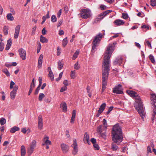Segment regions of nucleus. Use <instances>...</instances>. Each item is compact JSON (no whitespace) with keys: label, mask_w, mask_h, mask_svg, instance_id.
Wrapping results in <instances>:
<instances>
[{"label":"nucleus","mask_w":156,"mask_h":156,"mask_svg":"<svg viewBox=\"0 0 156 156\" xmlns=\"http://www.w3.org/2000/svg\"><path fill=\"white\" fill-rule=\"evenodd\" d=\"M112 139L114 142L112 144L111 149L116 151L118 148L116 144H119L122 141L123 136L122 129L118 124L114 125L112 128Z\"/></svg>","instance_id":"obj_1"},{"label":"nucleus","mask_w":156,"mask_h":156,"mask_svg":"<svg viewBox=\"0 0 156 156\" xmlns=\"http://www.w3.org/2000/svg\"><path fill=\"white\" fill-rule=\"evenodd\" d=\"M134 98L136 100V103L134 107L143 119L144 117L143 116L145 115V113L141 99L137 94L136 96H135Z\"/></svg>","instance_id":"obj_2"},{"label":"nucleus","mask_w":156,"mask_h":156,"mask_svg":"<svg viewBox=\"0 0 156 156\" xmlns=\"http://www.w3.org/2000/svg\"><path fill=\"white\" fill-rule=\"evenodd\" d=\"M151 104L153 112L152 113V117L151 119L152 122L153 123L156 115V94H151Z\"/></svg>","instance_id":"obj_3"},{"label":"nucleus","mask_w":156,"mask_h":156,"mask_svg":"<svg viewBox=\"0 0 156 156\" xmlns=\"http://www.w3.org/2000/svg\"><path fill=\"white\" fill-rule=\"evenodd\" d=\"M116 44V42L112 44H109L107 48V49L104 55V58H110L113 51L115 49V45Z\"/></svg>","instance_id":"obj_4"},{"label":"nucleus","mask_w":156,"mask_h":156,"mask_svg":"<svg viewBox=\"0 0 156 156\" xmlns=\"http://www.w3.org/2000/svg\"><path fill=\"white\" fill-rule=\"evenodd\" d=\"M103 36V34L101 33H99L95 37L94 39L92 42V48L91 52L94 53L96 50V47L98 46V44L100 43Z\"/></svg>","instance_id":"obj_5"},{"label":"nucleus","mask_w":156,"mask_h":156,"mask_svg":"<svg viewBox=\"0 0 156 156\" xmlns=\"http://www.w3.org/2000/svg\"><path fill=\"white\" fill-rule=\"evenodd\" d=\"M36 145L37 142L35 140H33L30 144L29 146L27 148V152L29 155H31L33 153L36 147Z\"/></svg>","instance_id":"obj_6"},{"label":"nucleus","mask_w":156,"mask_h":156,"mask_svg":"<svg viewBox=\"0 0 156 156\" xmlns=\"http://www.w3.org/2000/svg\"><path fill=\"white\" fill-rule=\"evenodd\" d=\"M102 67V70L109 71V59H104Z\"/></svg>","instance_id":"obj_7"},{"label":"nucleus","mask_w":156,"mask_h":156,"mask_svg":"<svg viewBox=\"0 0 156 156\" xmlns=\"http://www.w3.org/2000/svg\"><path fill=\"white\" fill-rule=\"evenodd\" d=\"M81 18L83 19H87L90 16V10L86 9L81 10L80 14Z\"/></svg>","instance_id":"obj_8"},{"label":"nucleus","mask_w":156,"mask_h":156,"mask_svg":"<svg viewBox=\"0 0 156 156\" xmlns=\"http://www.w3.org/2000/svg\"><path fill=\"white\" fill-rule=\"evenodd\" d=\"M109 71L102 70V83H107V81L108 79V76L109 73Z\"/></svg>","instance_id":"obj_9"},{"label":"nucleus","mask_w":156,"mask_h":156,"mask_svg":"<svg viewBox=\"0 0 156 156\" xmlns=\"http://www.w3.org/2000/svg\"><path fill=\"white\" fill-rule=\"evenodd\" d=\"M113 92L117 94H122L123 93L122 89V85L119 84L117 86H115L113 90Z\"/></svg>","instance_id":"obj_10"},{"label":"nucleus","mask_w":156,"mask_h":156,"mask_svg":"<svg viewBox=\"0 0 156 156\" xmlns=\"http://www.w3.org/2000/svg\"><path fill=\"white\" fill-rule=\"evenodd\" d=\"M72 147L73 148L72 151V153L74 155H75L77 153L78 151V145L76 139L73 140V142L72 145Z\"/></svg>","instance_id":"obj_11"},{"label":"nucleus","mask_w":156,"mask_h":156,"mask_svg":"<svg viewBox=\"0 0 156 156\" xmlns=\"http://www.w3.org/2000/svg\"><path fill=\"white\" fill-rule=\"evenodd\" d=\"M60 147L63 153H66L69 151V147L66 144L64 143H62L61 144Z\"/></svg>","instance_id":"obj_12"},{"label":"nucleus","mask_w":156,"mask_h":156,"mask_svg":"<svg viewBox=\"0 0 156 156\" xmlns=\"http://www.w3.org/2000/svg\"><path fill=\"white\" fill-rule=\"evenodd\" d=\"M20 27V25H18L15 27V33L14 35V37L15 39L17 38L19 36Z\"/></svg>","instance_id":"obj_13"},{"label":"nucleus","mask_w":156,"mask_h":156,"mask_svg":"<svg viewBox=\"0 0 156 156\" xmlns=\"http://www.w3.org/2000/svg\"><path fill=\"white\" fill-rule=\"evenodd\" d=\"M19 52L21 58H26V52L25 50L22 48L19 49Z\"/></svg>","instance_id":"obj_14"},{"label":"nucleus","mask_w":156,"mask_h":156,"mask_svg":"<svg viewBox=\"0 0 156 156\" xmlns=\"http://www.w3.org/2000/svg\"><path fill=\"white\" fill-rule=\"evenodd\" d=\"M107 129V126H103L102 125H101L97 127V131L99 133H102L103 131L104 130L105 131Z\"/></svg>","instance_id":"obj_15"},{"label":"nucleus","mask_w":156,"mask_h":156,"mask_svg":"<svg viewBox=\"0 0 156 156\" xmlns=\"http://www.w3.org/2000/svg\"><path fill=\"white\" fill-rule=\"evenodd\" d=\"M38 128L40 130H41L43 127L42 119V116L40 115L38 117Z\"/></svg>","instance_id":"obj_16"},{"label":"nucleus","mask_w":156,"mask_h":156,"mask_svg":"<svg viewBox=\"0 0 156 156\" xmlns=\"http://www.w3.org/2000/svg\"><path fill=\"white\" fill-rule=\"evenodd\" d=\"M114 23L117 26H120L123 25L125 22L122 20L117 19L114 21Z\"/></svg>","instance_id":"obj_17"},{"label":"nucleus","mask_w":156,"mask_h":156,"mask_svg":"<svg viewBox=\"0 0 156 156\" xmlns=\"http://www.w3.org/2000/svg\"><path fill=\"white\" fill-rule=\"evenodd\" d=\"M126 92L130 97L133 98L137 95V93L133 90H128L126 91Z\"/></svg>","instance_id":"obj_18"},{"label":"nucleus","mask_w":156,"mask_h":156,"mask_svg":"<svg viewBox=\"0 0 156 156\" xmlns=\"http://www.w3.org/2000/svg\"><path fill=\"white\" fill-rule=\"evenodd\" d=\"M60 107L62 108L63 111L65 112L67 111V105L65 102H62L60 104Z\"/></svg>","instance_id":"obj_19"},{"label":"nucleus","mask_w":156,"mask_h":156,"mask_svg":"<svg viewBox=\"0 0 156 156\" xmlns=\"http://www.w3.org/2000/svg\"><path fill=\"white\" fill-rule=\"evenodd\" d=\"M83 140L85 141H86L87 143L90 144V142L89 140V134L86 132L85 133L83 138Z\"/></svg>","instance_id":"obj_20"},{"label":"nucleus","mask_w":156,"mask_h":156,"mask_svg":"<svg viewBox=\"0 0 156 156\" xmlns=\"http://www.w3.org/2000/svg\"><path fill=\"white\" fill-rule=\"evenodd\" d=\"M64 62L62 60H59L58 62V66L59 69H62L64 64Z\"/></svg>","instance_id":"obj_21"},{"label":"nucleus","mask_w":156,"mask_h":156,"mask_svg":"<svg viewBox=\"0 0 156 156\" xmlns=\"http://www.w3.org/2000/svg\"><path fill=\"white\" fill-rule=\"evenodd\" d=\"M12 41L11 39H9L7 41V44L6 45L5 50H8L10 48L12 44Z\"/></svg>","instance_id":"obj_22"},{"label":"nucleus","mask_w":156,"mask_h":156,"mask_svg":"<svg viewBox=\"0 0 156 156\" xmlns=\"http://www.w3.org/2000/svg\"><path fill=\"white\" fill-rule=\"evenodd\" d=\"M26 154V150L25 146L22 145L21 147V156H25Z\"/></svg>","instance_id":"obj_23"},{"label":"nucleus","mask_w":156,"mask_h":156,"mask_svg":"<svg viewBox=\"0 0 156 156\" xmlns=\"http://www.w3.org/2000/svg\"><path fill=\"white\" fill-rule=\"evenodd\" d=\"M106 106V104L105 103H103L100 106V108H99L98 111H99V112H102L104 110L105 108V107Z\"/></svg>","instance_id":"obj_24"},{"label":"nucleus","mask_w":156,"mask_h":156,"mask_svg":"<svg viewBox=\"0 0 156 156\" xmlns=\"http://www.w3.org/2000/svg\"><path fill=\"white\" fill-rule=\"evenodd\" d=\"M112 12V10H108L106 11H105L101 13L100 14L101 16H102L103 18L107 15L108 14V13Z\"/></svg>","instance_id":"obj_25"},{"label":"nucleus","mask_w":156,"mask_h":156,"mask_svg":"<svg viewBox=\"0 0 156 156\" xmlns=\"http://www.w3.org/2000/svg\"><path fill=\"white\" fill-rule=\"evenodd\" d=\"M20 130V128L18 127L15 126L12 128L10 130V132L11 133H15L16 131H18Z\"/></svg>","instance_id":"obj_26"},{"label":"nucleus","mask_w":156,"mask_h":156,"mask_svg":"<svg viewBox=\"0 0 156 156\" xmlns=\"http://www.w3.org/2000/svg\"><path fill=\"white\" fill-rule=\"evenodd\" d=\"M103 18V17L101 16V15L100 14L97 18L94 19V22L95 23H97L98 22H99Z\"/></svg>","instance_id":"obj_27"},{"label":"nucleus","mask_w":156,"mask_h":156,"mask_svg":"<svg viewBox=\"0 0 156 156\" xmlns=\"http://www.w3.org/2000/svg\"><path fill=\"white\" fill-rule=\"evenodd\" d=\"M49 137L48 136L45 137L44 139V141L46 145H50L51 144V142L48 140Z\"/></svg>","instance_id":"obj_28"},{"label":"nucleus","mask_w":156,"mask_h":156,"mask_svg":"<svg viewBox=\"0 0 156 156\" xmlns=\"http://www.w3.org/2000/svg\"><path fill=\"white\" fill-rule=\"evenodd\" d=\"M6 18L8 20L12 21L14 20V17L12 16V14L11 13L7 14Z\"/></svg>","instance_id":"obj_29"},{"label":"nucleus","mask_w":156,"mask_h":156,"mask_svg":"<svg viewBox=\"0 0 156 156\" xmlns=\"http://www.w3.org/2000/svg\"><path fill=\"white\" fill-rule=\"evenodd\" d=\"M40 41L43 43H47L48 42V39L42 35H41L40 37Z\"/></svg>","instance_id":"obj_30"},{"label":"nucleus","mask_w":156,"mask_h":156,"mask_svg":"<svg viewBox=\"0 0 156 156\" xmlns=\"http://www.w3.org/2000/svg\"><path fill=\"white\" fill-rule=\"evenodd\" d=\"M141 28L143 29V30L144 31H146L147 30L151 29V27H149L148 26L146 25H144L141 26Z\"/></svg>","instance_id":"obj_31"},{"label":"nucleus","mask_w":156,"mask_h":156,"mask_svg":"<svg viewBox=\"0 0 156 156\" xmlns=\"http://www.w3.org/2000/svg\"><path fill=\"white\" fill-rule=\"evenodd\" d=\"M9 29L8 27L7 26H5L3 28V32L5 35H7L8 34V30Z\"/></svg>","instance_id":"obj_32"},{"label":"nucleus","mask_w":156,"mask_h":156,"mask_svg":"<svg viewBox=\"0 0 156 156\" xmlns=\"http://www.w3.org/2000/svg\"><path fill=\"white\" fill-rule=\"evenodd\" d=\"M42 63V59H38L37 67L39 69L41 68Z\"/></svg>","instance_id":"obj_33"},{"label":"nucleus","mask_w":156,"mask_h":156,"mask_svg":"<svg viewBox=\"0 0 156 156\" xmlns=\"http://www.w3.org/2000/svg\"><path fill=\"white\" fill-rule=\"evenodd\" d=\"M68 43V41L67 40V38L66 37L62 41V46L63 47H65L67 45Z\"/></svg>","instance_id":"obj_34"},{"label":"nucleus","mask_w":156,"mask_h":156,"mask_svg":"<svg viewBox=\"0 0 156 156\" xmlns=\"http://www.w3.org/2000/svg\"><path fill=\"white\" fill-rule=\"evenodd\" d=\"M45 97L44 94L42 93H41L40 94L39 96V100L41 101L42 100L43 98Z\"/></svg>","instance_id":"obj_35"},{"label":"nucleus","mask_w":156,"mask_h":156,"mask_svg":"<svg viewBox=\"0 0 156 156\" xmlns=\"http://www.w3.org/2000/svg\"><path fill=\"white\" fill-rule=\"evenodd\" d=\"M75 70L72 71L70 73V77L72 79H74L76 77L75 74Z\"/></svg>","instance_id":"obj_36"},{"label":"nucleus","mask_w":156,"mask_h":156,"mask_svg":"<svg viewBox=\"0 0 156 156\" xmlns=\"http://www.w3.org/2000/svg\"><path fill=\"white\" fill-rule=\"evenodd\" d=\"M48 75L50 77L51 81H53L54 80V77L53 73L51 71H50Z\"/></svg>","instance_id":"obj_37"},{"label":"nucleus","mask_w":156,"mask_h":156,"mask_svg":"<svg viewBox=\"0 0 156 156\" xmlns=\"http://www.w3.org/2000/svg\"><path fill=\"white\" fill-rule=\"evenodd\" d=\"M2 71L7 76H10L9 73L6 69H3Z\"/></svg>","instance_id":"obj_38"},{"label":"nucleus","mask_w":156,"mask_h":156,"mask_svg":"<svg viewBox=\"0 0 156 156\" xmlns=\"http://www.w3.org/2000/svg\"><path fill=\"white\" fill-rule=\"evenodd\" d=\"M107 85V83H102V87L101 89V93L104 91L106 88V86Z\"/></svg>","instance_id":"obj_39"},{"label":"nucleus","mask_w":156,"mask_h":156,"mask_svg":"<svg viewBox=\"0 0 156 156\" xmlns=\"http://www.w3.org/2000/svg\"><path fill=\"white\" fill-rule=\"evenodd\" d=\"M101 137L104 139H105L106 138V132H104L103 133H99Z\"/></svg>","instance_id":"obj_40"},{"label":"nucleus","mask_w":156,"mask_h":156,"mask_svg":"<svg viewBox=\"0 0 156 156\" xmlns=\"http://www.w3.org/2000/svg\"><path fill=\"white\" fill-rule=\"evenodd\" d=\"M79 50H77L74 53V55H73V57L74 58H76L78 57V56L79 53Z\"/></svg>","instance_id":"obj_41"},{"label":"nucleus","mask_w":156,"mask_h":156,"mask_svg":"<svg viewBox=\"0 0 156 156\" xmlns=\"http://www.w3.org/2000/svg\"><path fill=\"white\" fill-rule=\"evenodd\" d=\"M0 124H1V125H4L6 123V120L4 118H2L0 119Z\"/></svg>","instance_id":"obj_42"},{"label":"nucleus","mask_w":156,"mask_h":156,"mask_svg":"<svg viewBox=\"0 0 156 156\" xmlns=\"http://www.w3.org/2000/svg\"><path fill=\"white\" fill-rule=\"evenodd\" d=\"M16 93L12 91L10 93V97L11 99H14L15 97Z\"/></svg>","instance_id":"obj_43"},{"label":"nucleus","mask_w":156,"mask_h":156,"mask_svg":"<svg viewBox=\"0 0 156 156\" xmlns=\"http://www.w3.org/2000/svg\"><path fill=\"white\" fill-rule=\"evenodd\" d=\"M57 19L55 15H53L51 17V21L52 22H55L57 21Z\"/></svg>","instance_id":"obj_44"},{"label":"nucleus","mask_w":156,"mask_h":156,"mask_svg":"<svg viewBox=\"0 0 156 156\" xmlns=\"http://www.w3.org/2000/svg\"><path fill=\"white\" fill-rule=\"evenodd\" d=\"M151 5L152 6H156V0H151Z\"/></svg>","instance_id":"obj_45"},{"label":"nucleus","mask_w":156,"mask_h":156,"mask_svg":"<svg viewBox=\"0 0 156 156\" xmlns=\"http://www.w3.org/2000/svg\"><path fill=\"white\" fill-rule=\"evenodd\" d=\"M122 61V59H116V60L114 62V64L115 65L119 64L120 65V63H119V62Z\"/></svg>","instance_id":"obj_46"},{"label":"nucleus","mask_w":156,"mask_h":156,"mask_svg":"<svg viewBox=\"0 0 156 156\" xmlns=\"http://www.w3.org/2000/svg\"><path fill=\"white\" fill-rule=\"evenodd\" d=\"M74 68L76 69H79L80 68V66L79 65L78 62L74 65Z\"/></svg>","instance_id":"obj_47"},{"label":"nucleus","mask_w":156,"mask_h":156,"mask_svg":"<svg viewBox=\"0 0 156 156\" xmlns=\"http://www.w3.org/2000/svg\"><path fill=\"white\" fill-rule=\"evenodd\" d=\"M4 45L3 43H0V51H2L4 48Z\"/></svg>","instance_id":"obj_48"},{"label":"nucleus","mask_w":156,"mask_h":156,"mask_svg":"<svg viewBox=\"0 0 156 156\" xmlns=\"http://www.w3.org/2000/svg\"><path fill=\"white\" fill-rule=\"evenodd\" d=\"M122 17L125 19H127L128 17V14L127 13H123L122 14Z\"/></svg>","instance_id":"obj_49"},{"label":"nucleus","mask_w":156,"mask_h":156,"mask_svg":"<svg viewBox=\"0 0 156 156\" xmlns=\"http://www.w3.org/2000/svg\"><path fill=\"white\" fill-rule=\"evenodd\" d=\"M67 89V86H63L61 89L60 92H63L66 90Z\"/></svg>","instance_id":"obj_50"},{"label":"nucleus","mask_w":156,"mask_h":156,"mask_svg":"<svg viewBox=\"0 0 156 156\" xmlns=\"http://www.w3.org/2000/svg\"><path fill=\"white\" fill-rule=\"evenodd\" d=\"M113 107V106L110 107L108 109V111L106 112V114H108L112 110Z\"/></svg>","instance_id":"obj_51"},{"label":"nucleus","mask_w":156,"mask_h":156,"mask_svg":"<svg viewBox=\"0 0 156 156\" xmlns=\"http://www.w3.org/2000/svg\"><path fill=\"white\" fill-rule=\"evenodd\" d=\"M18 87L17 85H15L14 87H13V89L12 91L15 93H16L17 90H18Z\"/></svg>","instance_id":"obj_52"},{"label":"nucleus","mask_w":156,"mask_h":156,"mask_svg":"<svg viewBox=\"0 0 156 156\" xmlns=\"http://www.w3.org/2000/svg\"><path fill=\"white\" fill-rule=\"evenodd\" d=\"M94 149L96 150H98L99 149V147L98 144L96 143L93 144Z\"/></svg>","instance_id":"obj_53"},{"label":"nucleus","mask_w":156,"mask_h":156,"mask_svg":"<svg viewBox=\"0 0 156 156\" xmlns=\"http://www.w3.org/2000/svg\"><path fill=\"white\" fill-rule=\"evenodd\" d=\"M37 27L36 26H34L32 29V31L31 33V34L34 35L35 34V32L36 31V29Z\"/></svg>","instance_id":"obj_54"},{"label":"nucleus","mask_w":156,"mask_h":156,"mask_svg":"<svg viewBox=\"0 0 156 156\" xmlns=\"http://www.w3.org/2000/svg\"><path fill=\"white\" fill-rule=\"evenodd\" d=\"M15 85V83L14 82L12 81L10 82V88L12 89L13 88V86Z\"/></svg>","instance_id":"obj_55"},{"label":"nucleus","mask_w":156,"mask_h":156,"mask_svg":"<svg viewBox=\"0 0 156 156\" xmlns=\"http://www.w3.org/2000/svg\"><path fill=\"white\" fill-rule=\"evenodd\" d=\"M61 53V49L59 48V47H57V55H60Z\"/></svg>","instance_id":"obj_56"},{"label":"nucleus","mask_w":156,"mask_h":156,"mask_svg":"<svg viewBox=\"0 0 156 156\" xmlns=\"http://www.w3.org/2000/svg\"><path fill=\"white\" fill-rule=\"evenodd\" d=\"M100 7L101 9L102 10H105L106 9L107 7L106 6H105V5H100Z\"/></svg>","instance_id":"obj_57"},{"label":"nucleus","mask_w":156,"mask_h":156,"mask_svg":"<svg viewBox=\"0 0 156 156\" xmlns=\"http://www.w3.org/2000/svg\"><path fill=\"white\" fill-rule=\"evenodd\" d=\"M90 141L93 144L96 143V139L94 138H92L90 139Z\"/></svg>","instance_id":"obj_58"},{"label":"nucleus","mask_w":156,"mask_h":156,"mask_svg":"<svg viewBox=\"0 0 156 156\" xmlns=\"http://www.w3.org/2000/svg\"><path fill=\"white\" fill-rule=\"evenodd\" d=\"M146 43L148 47H149L150 48H152L151 43L148 41H147L146 42Z\"/></svg>","instance_id":"obj_59"},{"label":"nucleus","mask_w":156,"mask_h":156,"mask_svg":"<svg viewBox=\"0 0 156 156\" xmlns=\"http://www.w3.org/2000/svg\"><path fill=\"white\" fill-rule=\"evenodd\" d=\"M62 13V9H60L57 14V16L58 18H59Z\"/></svg>","instance_id":"obj_60"},{"label":"nucleus","mask_w":156,"mask_h":156,"mask_svg":"<svg viewBox=\"0 0 156 156\" xmlns=\"http://www.w3.org/2000/svg\"><path fill=\"white\" fill-rule=\"evenodd\" d=\"M76 110H73L72 112V117L75 118L76 116Z\"/></svg>","instance_id":"obj_61"},{"label":"nucleus","mask_w":156,"mask_h":156,"mask_svg":"<svg viewBox=\"0 0 156 156\" xmlns=\"http://www.w3.org/2000/svg\"><path fill=\"white\" fill-rule=\"evenodd\" d=\"M147 153H151V148L149 146H148L147 147Z\"/></svg>","instance_id":"obj_62"},{"label":"nucleus","mask_w":156,"mask_h":156,"mask_svg":"<svg viewBox=\"0 0 156 156\" xmlns=\"http://www.w3.org/2000/svg\"><path fill=\"white\" fill-rule=\"evenodd\" d=\"M40 88H39L37 87V88L35 90V93H34V94H35L36 95V94H37L39 92V90H40Z\"/></svg>","instance_id":"obj_63"},{"label":"nucleus","mask_w":156,"mask_h":156,"mask_svg":"<svg viewBox=\"0 0 156 156\" xmlns=\"http://www.w3.org/2000/svg\"><path fill=\"white\" fill-rule=\"evenodd\" d=\"M42 34L44 35L46 34V30H45V28H44L42 30Z\"/></svg>","instance_id":"obj_64"}]
</instances>
